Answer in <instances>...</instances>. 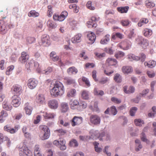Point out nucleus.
<instances>
[{"instance_id":"a878e982","label":"nucleus","mask_w":156,"mask_h":156,"mask_svg":"<svg viewBox=\"0 0 156 156\" xmlns=\"http://www.w3.org/2000/svg\"><path fill=\"white\" fill-rule=\"evenodd\" d=\"M87 37L90 41V43H93L96 39V36L95 34L93 32L89 33L87 34Z\"/></svg>"},{"instance_id":"412c9836","label":"nucleus","mask_w":156,"mask_h":156,"mask_svg":"<svg viewBox=\"0 0 156 156\" xmlns=\"http://www.w3.org/2000/svg\"><path fill=\"white\" fill-rule=\"evenodd\" d=\"M56 115L53 113H48L45 112L43 113V116L45 119H53L54 118Z\"/></svg>"},{"instance_id":"dca6fc26","label":"nucleus","mask_w":156,"mask_h":156,"mask_svg":"<svg viewBox=\"0 0 156 156\" xmlns=\"http://www.w3.org/2000/svg\"><path fill=\"white\" fill-rule=\"evenodd\" d=\"M23 109L27 115H29L31 114L33 108L29 105L28 103H27L24 104Z\"/></svg>"},{"instance_id":"69168bd1","label":"nucleus","mask_w":156,"mask_h":156,"mask_svg":"<svg viewBox=\"0 0 156 156\" xmlns=\"http://www.w3.org/2000/svg\"><path fill=\"white\" fill-rule=\"evenodd\" d=\"M111 100L112 102L116 104H119L121 102V99L115 97H112L111 99Z\"/></svg>"},{"instance_id":"8fccbe9b","label":"nucleus","mask_w":156,"mask_h":156,"mask_svg":"<svg viewBox=\"0 0 156 156\" xmlns=\"http://www.w3.org/2000/svg\"><path fill=\"white\" fill-rule=\"evenodd\" d=\"M134 122L136 126H141L144 123L143 121L140 119H135Z\"/></svg>"},{"instance_id":"13d9d810","label":"nucleus","mask_w":156,"mask_h":156,"mask_svg":"<svg viewBox=\"0 0 156 156\" xmlns=\"http://www.w3.org/2000/svg\"><path fill=\"white\" fill-rule=\"evenodd\" d=\"M39 129L40 130H42L44 132H46V131H50L48 128L45 125H41L39 126Z\"/></svg>"},{"instance_id":"f8f14e48","label":"nucleus","mask_w":156,"mask_h":156,"mask_svg":"<svg viewBox=\"0 0 156 156\" xmlns=\"http://www.w3.org/2000/svg\"><path fill=\"white\" fill-rule=\"evenodd\" d=\"M29 58V55L26 52H22L21 56L19 58V62L22 63H24L27 62Z\"/></svg>"},{"instance_id":"49530a36","label":"nucleus","mask_w":156,"mask_h":156,"mask_svg":"<svg viewBox=\"0 0 156 156\" xmlns=\"http://www.w3.org/2000/svg\"><path fill=\"white\" fill-rule=\"evenodd\" d=\"M93 21H88L87 23V26L88 28H95L97 25L96 23H94Z\"/></svg>"},{"instance_id":"4d7b16f0","label":"nucleus","mask_w":156,"mask_h":156,"mask_svg":"<svg viewBox=\"0 0 156 156\" xmlns=\"http://www.w3.org/2000/svg\"><path fill=\"white\" fill-rule=\"evenodd\" d=\"M94 93L95 95H100L101 96L103 95L104 94L103 91L101 90H98L96 88L94 89Z\"/></svg>"},{"instance_id":"774afa93","label":"nucleus","mask_w":156,"mask_h":156,"mask_svg":"<svg viewBox=\"0 0 156 156\" xmlns=\"http://www.w3.org/2000/svg\"><path fill=\"white\" fill-rule=\"evenodd\" d=\"M14 68V66L13 65H11L7 68V70L6 72L7 75H9L10 74V72L12 71Z\"/></svg>"},{"instance_id":"a211bd4d","label":"nucleus","mask_w":156,"mask_h":156,"mask_svg":"<svg viewBox=\"0 0 156 156\" xmlns=\"http://www.w3.org/2000/svg\"><path fill=\"white\" fill-rule=\"evenodd\" d=\"M2 107L4 109L8 111L11 110L12 108L9 102L6 100H5L3 102Z\"/></svg>"},{"instance_id":"5fc2aeb1","label":"nucleus","mask_w":156,"mask_h":156,"mask_svg":"<svg viewBox=\"0 0 156 156\" xmlns=\"http://www.w3.org/2000/svg\"><path fill=\"white\" fill-rule=\"evenodd\" d=\"M152 109L153 113L150 112L148 114V116L150 117H154V115L156 114V107L155 106H153L152 108Z\"/></svg>"},{"instance_id":"3c124183","label":"nucleus","mask_w":156,"mask_h":156,"mask_svg":"<svg viewBox=\"0 0 156 156\" xmlns=\"http://www.w3.org/2000/svg\"><path fill=\"white\" fill-rule=\"evenodd\" d=\"M69 145L71 147H75L77 146L78 144L76 140L73 139L70 141Z\"/></svg>"},{"instance_id":"de8ad7c7","label":"nucleus","mask_w":156,"mask_h":156,"mask_svg":"<svg viewBox=\"0 0 156 156\" xmlns=\"http://www.w3.org/2000/svg\"><path fill=\"white\" fill-rule=\"evenodd\" d=\"M69 8L70 9H72L73 11L75 13H77L79 11L78 7H77L76 5L75 4L70 5L69 6Z\"/></svg>"},{"instance_id":"473e14b6","label":"nucleus","mask_w":156,"mask_h":156,"mask_svg":"<svg viewBox=\"0 0 156 156\" xmlns=\"http://www.w3.org/2000/svg\"><path fill=\"white\" fill-rule=\"evenodd\" d=\"M156 64V62L154 60L150 61L148 62H144L145 66H147L148 67L153 68L154 67Z\"/></svg>"},{"instance_id":"ea45409f","label":"nucleus","mask_w":156,"mask_h":156,"mask_svg":"<svg viewBox=\"0 0 156 156\" xmlns=\"http://www.w3.org/2000/svg\"><path fill=\"white\" fill-rule=\"evenodd\" d=\"M62 111L63 112H66L69 109V107L67 103H62L61 104Z\"/></svg>"},{"instance_id":"4c0bfd02","label":"nucleus","mask_w":156,"mask_h":156,"mask_svg":"<svg viewBox=\"0 0 156 156\" xmlns=\"http://www.w3.org/2000/svg\"><path fill=\"white\" fill-rule=\"evenodd\" d=\"M114 80L116 83H120L122 81V76L120 74L116 73L114 76Z\"/></svg>"},{"instance_id":"e2e57ef3","label":"nucleus","mask_w":156,"mask_h":156,"mask_svg":"<svg viewBox=\"0 0 156 156\" xmlns=\"http://www.w3.org/2000/svg\"><path fill=\"white\" fill-rule=\"evenodd\" d=\"M130 22L127 19L122 20L121 21V23L122 25L123 26H127L129 25L130 23Z\"/></svg>"},{"instance_id":"bf43d9fd","label":"nucleus","mask_w":156,"mask_h":156,"mask_svg":"<svg viewBox=\"0 0 156 156\" xmlns=\"http://www.w3.org/2000/svg\"><path fill=\"white\" fill-rule=\"evenodd\" d=\"M137 110V108L136 107H133L131 108L129 111L130 115L134 116Z\"/></svg>"},{"instance_id":"0eeeda50","label":"nucleus","mask_w":156,"mask_h":156,"mask_svg":"<svg viewBox=\"0 0 156 156\" xmlns=\"http://www.w3.org/2000/svg\"><path fill=\"white\" fill-rule=\"evenodd\" d=\"M12 104L14 107H17L20 105L21 99L18 96L14 95L12 97Z\"/></svg>"},{"instance_id":"052dcab7","label":"nucleus","mask_w":156,"mask_h":156,"mask_svg":"<svg viewBox=\"0 0 156 156\" xmlns=\"http://www.w3.org/2000/svg\"><path fill=\"white\" fill-rule=\"evenodd\" d=\"M109 80V79L108 77H103L101 79L99 82L101 84H104L106 83Z\"/></svg>"},{"instance_id":"5701e85b","label":"nucleus","mask_w":156,"mask_h":156,"mask_svg":"<svg viewBox=\"0 0 156 156\" xmlns=\"http://www.w3.org/2000/svg\"><path fill=\"white\" fill-rule=\"evenodd\" d=\"M8 115V114L6 111L4 110L0 112V123L3 122Z\"/></svg>"},{"instance_id":"58836bf2","label":"nucleus","mask_w":156,"mask_h":156,"mask_svg":"<svg viewBox=\"0 0 156 156\" xmlns=\"http://www.w3.org/2000/svg\"><path fill=\"white\" fill-rule=\"evenodd\" d=\"M47 24L48 27L52 29L55 28L57 27L56 24L52 20H49L47 23Z\"/></svg>"},{"instance_id":"f704fd0d","label":"nucleus","mask_w":156,"mask_h":156,"mask_svg":"<svg viewBox=\"0 0 156 156\" xmlns=\"http://www.w3.org/2000/svg\"><path fill=\"white\" fill-rule=\"evenodd\" d=\"M110 35L109 34L106 35L100 41L101 44H107L110 40Z\"/></svg>"},{"instance_id":"4be33fe9","label":"nucleus","mask_w":156,"mask_h":156,"mask_svg":"<svg viewBox=\"0 0 156 156\" xmlns=\"http://www.w3.org/2000/svg\"><path fill=\"white\" fill-rule=\"evenodd\" d=\"M45 98L44 95L39 94L36 99V102L40 104H43L45 103Z\"/></svg>"},{"instance_id":"2eb2a0df","label":"nucleus","mask_w":156,"mask_h":156,"mask_svg":"<svg viewBox=\"0 0 156 156\" xmlns=\"http://www.w3.org/2000/svg\"><path fill=\"white\" fill-rule=\"evenodd\" d=\"M118 62L114 58H108L106 60L105 64L108 66H114L117 64Z\"/></svg>"},{"instance_id":"6e6552de","label":"nucleus","mask_w":156,"mask_h":156,"mask_svg":"<svg viewBox=\"0 0 156 156\" xmlns=\"http://www.w3.org/2000/svg\"><path fill=\"white\" fill-rule=\"evenodd\" d=\"M38 83V81L34 78H30L28 80L27 86L31 89L35 88Z\"/></svg>"},{"instance_id":"680f3d73","label":"nucleus","mask_w":156,"mask_h":156,"mask_svg":"<svg viewBox=\"0 0 156 156\" xmlns=\"http://www.w3.org/2000/svg\"><path fill=\"white\" fill-rule=\"evenodd\" d=\"M94 146L95 150L96 152H99L102 151V149L101 148L98 147L99 145V143L95 142L94 143Z\"/></svg>"},{"instance_id":"4468645a","label":"nucleus","mask_w":156,"mask_h":156,"mask_svg":"<svg viewBox=\"0 0 156 156\" xmlns=\"http://www.w3.org/2000/svg\"><path fill=\"white\" fill-rule=\"evenodd\" d=\"M131 43L129 41H124L121 42L119 45L120 48L123 50H126L129 49L131 47Z\"/></svg>"},{"instance_id":"423d86ee","label":"nucleus","mask_w":156,"mask_h":156,"mask_svg":"<svg viewBox=\"0 0 156 156\" xmlns=\"http://www.w3.org/2000/svg\"><path fill=\"white\" fill-rule=\"evenodd\" d=\"M83 121V118L81 117L75 116L70 120L71 124L73 126H75L80 124Z\"/></svg>"},{"instance_id":"f03ea898","label":"nucleus","mask_w":156,"mask_h":156,"mask_svg":"<svg viewBox=\"0 0 156 156\" xmlns=\"http://www.w3.org/2000/svg\"><path fill=\"white\" fill-rule=\"evenodd\" d=\"M136 43L142 48L145 49L149 45L148 41L141 36H138L135 39Z\"/></svg>"},{"instance_id":"72a5a7b5","label":"nucleus","mask_w":156,"mask_h":156,"mask_svg":"<svg viewBox=\"0 0 156 156\" xmlns=\"http://www.w3.org/2000/svg\"><path fill=\"white\" fill-rule=\"evenodd\" d=\"M50 56L53 61H57L59 59V57L56 55V53L55 51L51 52L50 54Z\"/></svg>"},{"instance_id":"a18cd8bd","label":"nucleus","mask_w":156,"mask_h":156,"mask_svg":"<svg viewBox=\"0 0 156 156\" xmlns=\"http://www.w3.org/2000/svg\"><path fill=\"white\" fill-rule=\"evenodd\" d=\"M148 22V20L146 18L141 19L138 23V25L139 27H141L144 24L147 23Z\"/></svg>"},{"instance_id":"cd10ccee","label":"nucleus","mask_w":156,"mask_h":156,"mask_svg":"<svg viewBox=\"0 0 156 156\" xmlns=\"http://www.w3.org/2000/svg\"><path fill=\"white\" fill-rule=\"evenodd\" d=\"M76 91L74 89H71L68 90L66 96L68 97H73L76 94Z\"/></svg>"},{"instance_id":"7c9ffc66","label":"nucleus","mask_w":156,"mask_h":156,"mask_svg":"<svg viewBox=\"0 0 156 156\" xmlns=\"http://www.w3.org/2000/svg\"><path fill=\"white\" fill-rule=\"evenodd\" d=\"M143 33L144 36L147 37H149L152 35V31L150 29L145 28L143 31Z\"/></svg>"},{"instance_id":"aec40b11","label":"nucleus","mask_w":156,"mask_h":156,"mask_svg":"<svg viewBox=\"0 0 156 156\" xmlns=\"http://www.w3.org/2000/svg\"><path fill=\"white\" fill-rule=\"evenodd\" d=\"M48 105L51 108L56 109L58 106V101L55 100H50L48 102Z\"/></svg>"},{"instance_id":"ddd939ff","label":"nucleus","mask_w":156,"mask_h":156,"mask_svg":"<svg viewBox=\"0 0 156 156\" xmlns=\"http://www.w3.org/2000/svg\"><path fill=\"white\" fill-rule=\"evenodd\" d=\"M18 126H15L14 128H12L9 125H6L4 126V129L5 131L9 132L10 133L13 134L17 131L18 129Z\"/></svg>"},{"instance_id":"1a4fd4ad","label":"nucleus","mask_w":156,"mask_h":156,"mask_svg":"<svg viewBox=\"0 0 156 156\" xmlns=\"http://www.w3.org/2000/svg\"><path fill=\"white\" fill-rule=\"evenodd\" d=\"M90 121L92 124L97 125L100 123L101 119L98 115H92L90 117Z\"/></svg>"},{"instance_id":"864d4df0","label":"nucleus","mask_w":156,"mask_h":156,"mask_svg":"<svg viewBox=\"0 0 156 156\" xmlns=\"http://www.w3.org/2000/svg\"><path fill=\"white\" fill-rule=\"evenodd\" d=\"M57 132L59 136H62L65 135L66 133V130L61 129L58 130H55Z\"/></svg>"},{"instance_id":"9d476101","label":"nucleus","mask_w":156,"mask_h":156,"mask_svg":"<svg viewBox=\"0 0 156 156\" xmlns=\"http://www.w3.org/2000/svg\"><path fill=\"white\" fill-rule=\"evenodd\" d=\"M7 23L4 19L0 20V31L2 34H5L7 31Z\"/></svg>"},{"instance_id":"c03bdc74","label":"nucleus","mask_w":156,"mask_h":156,"mask_svg":"<svg viewBox=\"0 0 156 156\" xmlns=\"http://www.w3.org/2000/svg\"><path fill=\"white\" fill-rule=\"evenodd\" d=\"M109 135L108 134H106L105 135V133L104 132H102L99 134L98 137L100 140H102V138L103 137L104 138L106 137L105 139L107 140L109 139Z\"/></svg>"},{"instance_id":"b1692460","label":"nucleus","mask_w":156,"mask_h":156,"mask_svg":"<svg viewBox=\"0 0 156 156\" xmlns=\"http://www.w3.org/2000/svg\"><path fill=\"white\" fill-rule=\"evenodd\" d=\"M81 34H78L75 35L71 39L72 42L74 43H76L80 42L81 41Z\"/></svg>"},{"instance_id":"2f4dec72","label":"nucleus","mask_w":156,"mask_h":156,"mask_svg":"<svg viewBox=\"0 0 156 156\" xmlns=\"http://www.w3.org/2000/svg\"><path fill=\"white\" fill-rule=\"evenodd\" d=\"M122 72L124 73H130L133 70L131 67L130 66H124L122 69Z\"/></svg>"},{"instance_id":"f257e3e1","label":"nucleus","mask_w":156,"mask_h":156,"mask_svg":"<svg viewBox=\"0 0 156 156\" xmlns=\"http://www.w3.org/2000/svg\"><path fill=\"white\" fill-rule=\"evenodd\" d=\"M51 87V86H50V92L52 96L57 97L62 95L64 93V86L59 81H55L53 84V87Z\"/></svg>"},{"instance_id":"bb28decb","label":"nucleus","mask_w":156,"mask_h":156,"mask_svg":"<svg viewBox=\"0 0 156 156\" xmlns=\"http://www.w3.org/2000/svg\"><path fill=\"white\" fill-rule=\"evenodd\" d=\"M129 8V7L127 6L124 7H118L117 8V11L120 13H126L127 12Z\"/></svg>"},{"instance_id":"338daca9","label":"nucleus","mask_w":156,"mask_h":156,"mask_svg":"<svg viewBox=\"0 0 156 156\" xmlns=\"http://www.w3.org/2000/svg\"><path fill=\"white\" fill-rule=\"evenodd\" d=\"M95 55L96 56L97 59H101L102 58L105 57V54L104 53L101 54L95 52Z\"/></svg>"},{"instance_id":"c85d7f7f","label":"nucleus","mask_w":156,"mask_h":156,"mask_svg":"<svg viewBox=\"0 0 156 156\" xmlns=\"http://www.w3.org/2000/svg\"><path fill=\"white\" fill-rule=\"evenodd\" d=\"M29 69H32L33 68L34 69H37L39 66V64L37 62H34L33 61H31L29 63Z\"/></svg>"},{"instance_id":"37998d69","label":"nucleus","mask_w":156,"mask_h":156,"mask_svg":"<svg viewBox=\"0 0 156 156\" xmlns=\"http://www.w3.org/2000/svg\"><path fill=\"white\" fill-rule=\"evenodd\" d=\"M145 4L146 7L148 8H151L155 6V4L154 2L149 0L145 2Z\"/></svg>"},{"instance_id":"9b49d317","label":"nucleus","mask_w":156,"mask_h":156,"mask_svg":"<svg viewBox=\"0 0 156 156\" xmlns=\"http://www.w3.org/2000/svg\"><path fill=\"white\" fill-rule=\"evenodd\" d=\"M12 90L14 94L17 96L20 95L22 92V88L19 85H13L12 88Z\"/></svg>"},{"instance_id":"7ed1b4c3","label":"nucleus","mask_w":156,"mask_h":156,"mask_svg":"<svg viewBox=\"0 0 156 156\" xmlns=\"http://www.w3.org/2000/svg\"><path fill=\"white\" fill-rule=\"evenodd\" d=\"M19 154L20 156H32V152L26 145L20 149Z\"/></svg>"},{"instance_id":"6e6d98bb","label":"nucleus","mask_w":156,"mask_h":156,"mask_svg":"<svg viewBox=\"0 0 156 156\" xmlns=\"http://www.w3.org/2000/svg\"><path fill=\"white\" fill-rule=\"evenodd\" d=\"M9 140V138L6 136H4L3 133H0V144L2 143L4 140Z\"/></svg>"},{"instance_id":"6ab92c4d","label":"nucleus","mask_w":156,"mask_h":156,"mask_svg":"<svg viewBox=\"0 0 156 156\" xmlns=\"http://www.w3.org/2000/svg\"><path fill=\"white\" fill-rule=\"evenodd\" d=\"M79 104V102L75 99H72L69 102V105L70 108L73 109H75L76 108Z\"/></svg>"},{"instance_id":"603ef678","label":"nucleus","mask_w":156,"mask_h":156,"mask_svg":"<svg viewBox=\"0 0 156 156\" xmlns=\"http://www.w3.org/2000/svg\"><path fill=\"white\" fill-rule=\"evenodd\" d=\"M140 138L141 140L145 142L147 144L149 143V140L146 138L145 134L143 132L141 134Z\"/></svg>"},{"instance_id":"0e129e2a","label":"nucleus","mask_w":156,"mask_h":156,"mask_svg":"<svg viewBox=\"0 0 156 156\" xmlns=\"http://www.w3.org/2000/svg\"><path fill=\"white\" fill-rule=\"evenodd\" d=\"M114 73V71L113 70H110L108 68L105 69L104 70V73L105 74L108 76H110L111 74Z\"/></svg>"},{"instance_id":"79ce46f5","label":"nucleus","mask_w":156,"mask_h":156,"mask_svg":"<svg viewBox=\"0 0 156 156\" xmlns=\"http://www.w3.org/2000/svg\"><path fill=\"white\" fill-rule=\"evenodd\" d=\"M125 55V53L123 52L119 51L116 52L115 54V57L117 59L123 57Z\"/></svg>"},{"instance_id":"c9c22d12","label":"nucleus","mask_w":156,"mask_h":156,"mask_svg":"<svg viewBox=\"0 0 156 156\" xmlns=\"http://www.w3.org/2000/svg\"><path fill=\"white\" fill-rule=\"evenodd\" d=\"M81 98L84 100H88L89 98L88 91L86 90L82 91L81 94Z\"/></svg>"},{"instance_id":"393cba45","label":"nucleus","mask_w":156,"mask_h":156,"mask_svg":"<svg viewBox=\"0 0 156 156\" xmlns=\"http://www.w3.org/2000/svg\"><path fill=\"white\" fill-rule=\"evenodd\" d=\"M50 135V131H46V132H44L43 134V133L41 132L39 135V137L42 140H44L48 139L49 138Z\"/></svg>"},{"instance_id":"e433bc0d","label":"nucleus","mask_w":156,"mask_h":156,"mask_svg":"<svg viewBox=\"0 0 156 156\" xmlns=\"http://www.w3.org/2000/svg\"><path fill=\"white\" fill-rule=\"evenodd\" d=\"M66 142L63 139H60L59 141V146L60 149L62 150H64L66 149V146L65 145Z\"/></svg>"},{"instance_id":"c756f323","label":"nucleus","mask_w":156,"mask_h":156,"mask_svg":"<svg viewBox=\"0 0 156 156\" xmlns=\"http://www.w3.org/2000/svg\"><path fill=\"white\" fill-rule=\"evenodd\" d=\"M67 72L70 75L76 74L78 72V70L75 67L72 66L67 69Z\"/></svg>"},{"instance_id":"09e8293b","label":"nucleus","mask_w":156,"mask_h":156,"mask_svg":"<svg viewBox=\"0 0 156 156\" xmlns=\"http://www.w3.org/2000/svg\"><path fill=\"white\" fill-rule=\"evenodd\" d=\"M128 58L130 60H135L138 61L139 60V58L138 56H136L133 54H130L128 55Z\"/></svg>"},{"instance_id":"f3484780","label":"nucleus","mask_w":156,"mask_h":156,"mask_svg":"<svg viewBox=\"0 0 156 156\" xmlns=\"http://www.w3.org/2000/svg\"><path fill=\"white\" fill-rule=\"evenodd\" d=\"M109 112L112 114L113 115H116L117 113V110L115 106H112L110 108H108L105 111V113L108 114Z\"/></svg>"},{"instance_id":"20e7f679","label":"nucleus","mask_w":156,"mask_h":156,"mask_svg":"<svg viewBox=\"0 0 156 156\" xmlns=\"http://www.w3.org/2000/svg\"><path fill=\"white\" fill-rule=\"evenodd\" d=\"M68 16V12L66 11H63L60 15L54 14L53 16V19L56 20L60 21H63Z\"/></svg>"},{"instance_id":"a19ab883","label":"nucleus","mask_w":156,"mask_h":156,"mask_svg":"<svg viewBox=\"0 0 156 156\" xmlns=\"http://www.w3.org/2000/svg\"><path fill=\"white\" fill-rule=\"evenodd\" d=\"M39 13L34 10L30 11L28 14V16L29 17H36L38 16Z\"/></svg>"},{"instance_id":"39448f33","label":"nucleus","mask_w":156,"mask_h":156,"mask_svg":"<svg viewBox=\"0 0 156 156\" xmlns=\"http://www.w3.org/2000/svg\"><path fill=\"white\" fill-rule=\"evenodd\" d=\"M41 44L44 46H48L50 44V38L48 35H43L41 39Z\"/></svg>"}]
</instances>
